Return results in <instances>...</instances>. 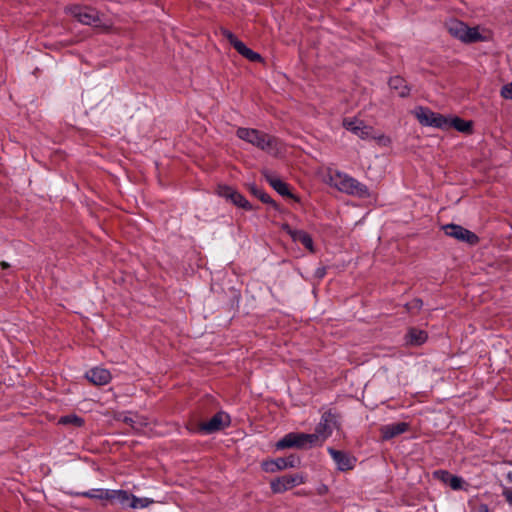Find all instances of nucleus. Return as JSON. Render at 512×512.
Here are the masks:
<instances>
[{"label": "nucleus", "mask_w": 512, "mask_h": 512, "mask_svg": "<svg viewBox=\"0 0 512 512\" xmlns=\"http://www.w3.org/2000/svg\"><path fill=\"white\" fill-rule=\"evenodd\" d=\"M59 423L63 425H74L79 427L83 424V419L77 415L71 414L61 417L59 419Z\"/></svg>", "instance_id": "obj_26"}, {"label": "nucleus", "mask_w": 512, "mask_h": 512, "mask_svg": "<svg viewBox=\"0 0 512 512\" xmlns=\"http://www.w3.org/2000/svg\"><path fill=\"white\" fill-rule=\"evenodd\" d=\"M343 126L363 140L373 139L383 146L388 145L390 142L388 137L377 133L372 127L365 125L360 119L346 118L343 120Z\"/></svg>", "instance_id": "obj_4"}, {"label": "nucleus", "mask_w": 512, "mask_h": 512, "mask_svg": "<svg viewBox=\"0 0 512 512\" xmlns=\"http://www.w3.org/2000/svg\"><path fill=\"white\" fill-rule=\"evenodd\" d=\"M229 424V415L224 412H219L215 414L209 421L202 423L200 426V430L206 434H210L222 430Z\"/></svg>", "instance_id": "obj_11"}, {"label": "nucleus", "mask_w": 512, "mask_h": 512, "mask_svg": "<svg viewBox=\"0 0 512 512\" xmlns=\"http://www.w3.org/2000/svg\"><path fill=\"white\" fill-rule=\"evenodd\" d=\"M133 494L125 490H111L110 500L117 501L123 508H130Z\"/></svg>", "instance_id": "obj_21"}, {"label": "nucleus", "mask_w": 512, "mask_h": 512, "mask_svg": "<svg viewBox=\"0 0 512 512\" xmlns=\"http://www.w3.org/2000/svg\"><path fill=\"white\" fill-rule=\"evenodd\" d=\"M336 427V417L331 412H326L322 415L320 422L312 433L315 437L317 445H322L323 442L332 434Z\"/></svg>", "instance_id": "obj_9"}, {"label": "nucleus", "mask_w": 512, "mask_h": 512, "mask_svg": "<svg viewBox=\"0 0 512 512\" xmlns=\"http://www.w3.org/2000/svg\"><path fill=\"white\" fill-rule=\"evenodd\" d=\"M418 121L427 126L454 128L459 132H470L472 123L458 117L445 118L425 108H418Z\"/></svg>", "instance_id": "obj_3"}, {"label": "nucleus", "mask_w": 512, "mask_h": 512, "mask_svg": "<svg viewBox=\"0 0 512 512\" xmlns=\"http://www.w3.org/2000/svg\"><path fill=\"white\" fill-rule=\"evenodd\" d=\"M283 229L288 233L293 241L300 242L311 253L315 252L313 240L307 232L293 229L289 225H284Z\"/></svg>", "instance_id": "obj_15"}, {"label": "nucleus", "mask_w": 512, "mask_h": 512, "mask_svg": "<svg viewBox=\"0 0 512 512\" xmlns=\"http://www.w3.org/2000/svg\"><path fill=\"white\" fill-rule=\"evenodd\" d=\"M503 495H504V497H505L506 501H507L510 505H512V489H505V490L503 491Z\"/></svg>", "instance_id": "obj_30"}, {"label": "nucleus", "mask_w": 512, "mask_h": 512, "mask_svg": "<svg viewBox=\"0 0 512 512\" xmlns=\"http://www.w3.org/2000/svg\"><path fill=\"white\" fill-rule=\"evenodd\" d=\"M426 339H427V335L422 331H418V345L425 342Z\"/></svg>", "instance_id": "obj_32"}, {"label": "nucleus", "mask_w": 512, "mask_h": 512, "mask_svg": "<svg viewBox=\"0 0 512 512\" xmlns=\"http://www.w3.org/2000/svg\"><path fill=\"white\" fill-rule=\"evenodd\" d=\"M67 12L80 23L85 25H94L96 27H104L107 29L109 26L103 23L98 12L90 7L72 6L67 8Z\"/></svg>", "instance_id": "obj_7"}, {"label": "nucleus", "mask_w": 512, "mask_h": 512, "mask_svg": "<svg viewBox=\"0 0 512 512\" xmlns=\"http://www.w3.org/2000/svg\"><path fill=\"white\" fill-rule=\"evenodd\" d=\"M265 179L267 182L280 194L283 196H289V189L286 183H284L281 179H279L275 174L271 172L264 173Z\"/></svg>", "instance_id": "obj_20"}, {"label": "nucleus", "mask_w": 512, "mask_h": 512, "mask_svg": "<svg viewBox=\"0 0 512 512\" xmlns=\"http://www.w3.org/2000/svg\"><path fill=\"white\" fill-rule=\"evenodd\" d=\"M83 496L91 499L110 500L111 490L108 489H92L83 493Z\"/></svg>", "instance_id": "obj_24"}, {"label": "nucleus", "mask_w": 512, "mask_h": 512, "mask_svg": "<svg viewBox=\"0 0 512 512\" xmlns=\"http://www.w3.org/2000/svg\"><path fill=\"white\" fill-rule=\"evenodd\" d=\"M217 193L219 196L230 200L234 205L244 208L246 210L251 209V205L249 202L236 190H234L230 186L219 185L217 189Z\"/></svg>", "instance_id": "obj_12"}, {"label": "nucleus", "mask_w": 512, "mask_h": 512, "mask_svg": "<svg viewBox=\"0 0 512 512\" xmlns=\"http://www.w3.org/2000/svg\"><path fill=\"white\" fill-rule=\"evenodd\" d=\"M475 512H490L486 504H479L474 508Z\"/></svg>", "instance_id": "obj_31"}, {"label": "nucleus", "mask_w": 512, "mask_h": 512, "mask_svg": "<svg viewBox=\"0 0 512 512\" xmlns=\"http://www.w3.org/2000/svg\"><path fill=\"white\" fill-rule=\"evenodd\" d=\"M501 96L505 99H512V82L502 87Z\"/></svg>", "instance_id": "obj_28"}, {"label": "nucleus", "mask_w": 512, "mask_h": 512, "mask_svg": "<svg viewBox=\"0 0 512 512\" xmlns=\"http://www.w3.org/2000/svg\"><path fill=\"white\" fill-rule=\"evenodd\" d=\"M316 273H317V276L321 278L324 276L325 271H324V269H318Z\"/></svg>", "instance_id": "obj_33"}, {"label": "nucleus", "mask_w": 512, "mask_h": 512, "mask_svg": "<svg viewBox=\"0 0 512 512\" xmlns=\"http://www.w3.org/2000/svg\"><path fill=\"white\" fill-rule=\"evenodd\" d=\"M389 87L396 91L400 97H405L408 94L406 82L401 77H393L389 80Z\"/></svg>", "instance_id": "obj_23"}, {"label": "nucleus", "mask_w": 512, "mask_h": 512, "mask_svg": "<svg viewBox=\"0 0 512 512\" xmlns=\"http://www.w3.org/2000/svg\"><path fill=\"white\" fill-rule=\"evenodd\" d=\"M313 446H317V443L312 433L306 434L291 432L285 435L281 440H279L276 443V448L278 450H283L286 448L307 449Z\"/></svg>", "instance_id": "obj_6"}, {"label": "nucleus", "mask_w": 512, "mask_h": 512, "mask_svg": "<svg viewBox=\"0 0 512 512\" xmlns=\"http://www.w3.org/2000/svg\"><path fill=\"white\" fill-rule=\"evenodd\" d=\"M86 378L94 385H106L110 382L112 376L109 370L103 367H95L86 373Z\"/></svg>", "instance_id": "obj_16"}, {"label": "nucleus", "mask_w": 512, "mask_h": 512, "mask_svg": "<svg viewBox=\"0 0 512 512\" xmlns=\"http://www.w3.org/2000/svg\"><path fill=\"white\" fill-rule=\"evenodd\" d=\"M251 192L264 203H269L271 201L270 196L261 191L260 189H258L257 187L252 186Z\"/></svg>", "instance_id": "obj_27"}, {"label": "nucleus", "mask_w": 512, "mask_h": 512, "mask_svg": "<svg viewBox=\"0 0 512 512\" xmlns=\"http://www.w3.org/2000/svg\"><path fill=\"white\" fill-rule=\"evenodd\" d=\"M154 500L147 497H136L133 495L132 502L130 504V508L132 509H144L149 505L153 504Z\"/></svg>", "instance_id": "obj_25"}, {"label": "nucleus", "mask_w": 512, "mask_h": 512, "mask_svg": "<svg viewBox=\"0 0 512 512\" xmlns=\"http://www.w3.org/2000/svg\"><path fill=\"white\" fill-rule=\"evenodd\" d=\"M1 267H2L3 269H5V268L9 267V264H8L7 262H4V261H3V262H1Z\"/></svg>", "instance_id": "obj_34"}, {"label": "nucleus", "mask_w": 512, "mask_h": 512, "mask_svg": "<svg viewBox=\"0 0 512 512\" xmlns=\"http://www.w3.org/2000/svg\"><path fill=\"white\" fill-rule=\"evenodd\" d=\"M307 476L304 473L288 474L271 481L270 487L274 493H283L304 484Z\"/></svg>", "instance_id": "obj_8"}, {"label": "nucleus", "mask_w": 512, "mask_h": 512, "mask_svg": "<svg viewBox=\"0 0 512 512\" xmlns=\"http://www.w3.org/2000/svg\"><path fill=\"white\" fill-rule=\"evenodd\" d=\"M223 36L229 41V43L235 48V43H239L240 40H238L233 33H231L228 30H223Z\"/></svg>", "instance_id": "obj_29"}, {"label": "nucleus", "mask_w": 512, "mask_h": 512, "mask_svg": "<svg viewBox=\"0 0 512 512\" xmlns=\"http://www.w3.org/2000/svg\"><path fill=\"white\" fill-rule=\"evenodd\" d=\"M328 452L341 471H348L354 468L356 459L347 453L328 448Z\"/></svg>", "instance_id": "obj_13"}, {"label": "nucleus", "mask_w": 512, "mask_h": 512, "mask_svg": "<svg viewBox=\"0 0 512 512\" xmlns=\"http://www.w3.org/2000/svg\"><path fill=\"white\" fill-rule=\"evenodd\" d=\"M408 429V424L405 422H396L384 425L381 428L382 437L384 439H391L396 437L402 433H404Z\"/></svg>", "instance_id": "obj_19"}, {"label": "nucleus", "mask_w": 512, "mask_h": 512, "mask_svg": "<svg viewBox=\"0 0 512 512\" xmlns=\"http://www.w3.org/2000/svg\"><path fill=\"white\" fill-rule=\"evenodd\" d=\"M324 181L331 187L353 196L365 198L370 195L364 184L338 170L328 168L324 175Z\"/></svg>", "instance_id": "obj_1"}, {"label": "nucleus", "mask_w": 512, "mask_h": 512, "mask_svg": "<svg viewBox=\"0 0 512 512\" xmlns=\"http://www.w3.org/2000/svg\"><path fill=\"white\" fill-rule=\"evenodd\" d=\"M448 32L455 38L465 43L484 41L487 39L479 27H468L465 23L458 20H451L446 24Z\"/></svg>", "instance_id": "obj_5"}, {"label": "nucleus", "mask_w": 512, "mask_h": 512, "mask_svg": "<svg viewBox=\"0 0 512 512\" xmlns=\"http://www.w3.org/2000/svg\"><path fill=\"white\" fill-rule=\"evenodd\" d=\"M435 475L446 485L451 487L453 490L463 489L465 481L458 476L452 475L446 471L435 472Z\"/></svg>", "instance_id": "obj_18"}, {"label": "nucleus", "mask_w": 512, "mask_h": 512, "mask_svg": "<svg viewBox=\"0 0 512 512\" xmlns=\"http://www.w3.org/2000/svg\"><path fill=\"white\" fill-rule=\"evenodd\" d=\"M443 230L447 236L455 238L458 241H462L471 245L477 243L478 241V237L473 232L459 225L448 224L443 227Z\"/></svg>", "instance_id": "obj_10"}, {"label": "nucleus", "mask_w": 512, "mask_h": 512, "mask_svg": "<svg viewBox=\"0 0 512 512\" xmlns=\"http://www.w3.org/2000/svg\"><path fill=\"white\" fill-rule=\"evenodd\" d=\"M235 49L239 54H241L243 57L247 58L250 61L257 62L261 61L262 59L260 54L252 51L242 41H240L239 43H235Z\"/></svg>", "instance_id": "obj_22"}, {"label": "nucleus", "mask_w": 512, "mask_h": 512, "mask_svg": "<svg viewBox=\"0 0 512 512\" xmlns=\"http://www.w3.org/2000/svg\"><path fill=\"white\" fill-rule=\"evenodd\" d=\"M236 134L241 140L246 141L274 156H279L282 153V144L278 139L256 129L238 128Z\"/></svg>", "instance_id": "obj_2"}, {"label": "nucleus", "mask_w": 512, "mask_h": 512, "mask_svg": "<svg viewBox=\"0 0 512 512\" xmlns=\"http://www.w3.org/2000/svg\"><path fill=\"white\" fill-rule=\"evenodd\" d=\"M296 466L295 458L290 456L288 458H277L274 460L264 461L262 468L264 471L269 473H275L287 468H293Z\"/></svg>", "instance_id": "obj_14"}, {"label": "nucleus", "mask_w": 512, "mask_h": 512, "mask_svg": "<svg viewBox=\"0 0 512 512\" xmlns=\"http://www.w3.org/2000/svg\"><path fill=\"white\" fill-rule=\"evenodd\" d=\"M119 419L139 432L144 431V428L148 425V420L145 417L133 413L124 414Z\"/></svg>", "instance_id": "obj_17"}]
</instances>
